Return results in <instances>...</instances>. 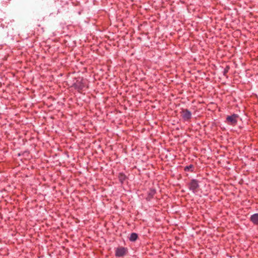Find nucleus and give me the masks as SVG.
<instances>
[{
    "label": "nucleus",
    "instance_id": "obj_8",
    "mask_svg": "<svg viewBox=\"0 0 258 258\" xmlns=\"http://www.w3.org/2000/svg\"><path fill=\"white\" fill-rule=\"evenodd\" d=\"M4 21L5 24H9V22H12V21L10 19L7 20L6 17H5V19H0L1 25L3 28H4L5 27H7V26H6L5 24L3 23ZM13 21H14V20H13Z\"/></svg>",
    "mask_w": 258,
    "mask_h": 258
},
{
    "label": "nucleus",
    "instance_id": "obj_2",
    "mask_svg": "<svg viewBox=\"0 0 258 258\" xmlns=\"http://www.w3.org/2000/svg\"><path fill=\"white\" fill-rule=\"evenodd\" d=\"M188 187L194 194L197 193L200 187L199 181L196 179H191L188 184Z\"/></svg>",
    "mask_w": 258,
    "mask_h": 258
},
{
    "label": "nucleus",
    "instance_id": "obj_10",
    "mask_svg": "<svg viewBox=\"0 0 258 258\" xmlns=\"http://www.w3.org/2000/svg\"><path fill=\"white\" fill-rule=\"evenodd\" d=\"M194 166L192 164H190L188 166H186L184 167V170L185 171H193Z\"/></svg>",
    "mask_w": 258,
    "mask_h": 258
},
{
    "label": "nucleus",
    "instance_id": "obj_9",
    "mask_svg": "<svg viewBox=\"0 0 258 258\" xmlns=\"http://www.w3.org/2000/svg\"><path fill=\"white\" fill-rule=\"evenodd\" d=\"M138 237V235L136 233H132L129 237L131 241H135Z\"/></svg>",
    "mask_w": 258,
    "mask_h": 258
},
{
    "label": "nucleus",
    "instance_id": "obj_1",
    "mask_svg": "<svg viewBox=\"0 0 258 258\" xmlns=\"http://www.w3.org/2000/svg\"><path fill=\"white\" fill-rule=\"evenodd\" d=\"M73 87L79 92H81L86 87V81L81 77H79L76 79L75 82L73 83Z\"/></svg>",
    "mask_w": 258,
    "mask_h": 258
},
{
    "label": "nucleus",
    "instance_id": "obj_12",
    "mask_svg": "<svg viewBox=\"0 0 258 258\" xmlns=\"http://www.w3.org/2000/svg\"><path fill=\"white\" fill-rule=\"evenodd\" d=\"M230 70V67L229 66H226V67L224 68L223 71V75L227 77L226 74L228 72V71Z\"/></svg>",
    "mask_w": 258,
    "mask_h": 258
},
{
    "label": "nucleus",
    "instance_id": "obj_7",
    "mask_svg": "<svg viewBox=\"0 0 258 258\" xmlns=\"http://www.w3.org/2000/svg\"><path fill=\"white\" fill-rule=\"evenodd\" d=\"M250 220L254 225H258V213H255L252 215L250 217Z\"/></svg>",
    "mask_w": 258,
    "mask_h": 258
},
{
    "label": "nucleus",
    "instance_id": "obj_4",
    "mask_svg": "<svg viewBox=\"0 0 258 258\" xmlns=\"http://www.w3.org/2000/svg\"><path fill=\"white\" fill-rule=\"evenodd\" d=\"M181 116L185 121H189L191 118V113L187 109H182L180 112Z\"/></svg>",
    "mask_w": 258,
    "mask_h": 258
},
{
    "label": "nucleus",
    "instance_id": "obj_6",
    "mask_svg": "<svg viewBox=\"0 0 258 258\" xmlns=\"http://www.w3.org/2000/svg\"><path fill=\"white\" fill-rule=\"evenodd\" d=\"M156 194V190L154 189H150L148 192L147 197H146V200L148 201H150L153 198L154 196Z\"/></svg>",
    "mask_w": 258,
    "mask_h": 258
},
{
    "label": "nucleus",
    "instance_id": "obj_11",
    "mask_svg": "<svg viewBox=\"0 0 258 258\" xmlns=\"http://www.w3.org/2000/svg\"><path fill=\"white\" fill-rule=\"evenodd\" d=\"M119 181L122 183L125 179L126 176L123 173H120L118 176Z\"/></svg>",
    "mask_w": 258,
    "mask_h": 258
},
{
    "label": "nucleus",
    "instance_id": "obj_3",
    "mask_svg": "<svg viewBox=\"0 0 258 258\" xmlns=\"http://www.w3.org/2000/svg\"><path fill=\"white\" fill-rule=\"evenodd\" d=\"M238 117V114L234 113L226 117V122L229 125L234 126L237 123Z\"/></svg>",
    "mask_w": 258,
    "mask_h": 258
},
{
    "label": "nucleus",
    "instance_id": "obj_5",
    "mask_svg": "<svg viewBox=\"0 0 258 258\" xmlns=\"http://www.w3.org/2000/svg\"><path fill=\"white\" fill-rule=\"evenodd\" d=\"M127 252V249L124 247H119L115 249V255L116 257H123Z\"/></svg>",
    "mask_w": 258,
    "mask_h": 258
}]
</instances>
